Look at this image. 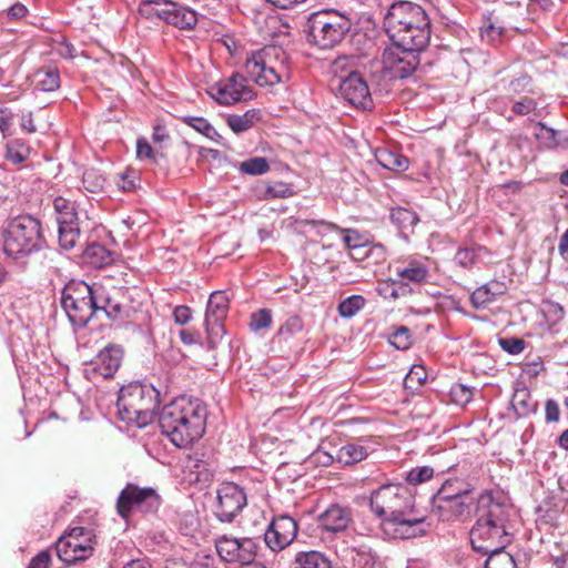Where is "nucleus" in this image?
I'll list each match as a JSON object with an SVG mask.
<instances>
[{"instance_id": "obj_1", "label": "nucleus", "mask_w": 568, "mask_h": 568, "mask_svg": "<svg viewBox=\"0 0 568 568\" xmlns=\"http://www.w3.org/2000/svg\"><path fill=\"white\" fill-rule=\"evenodd\" d=\"M515 510L497 501L491 494L478 498L477 520L470 530V544L476 552L484 556L504 550L511 542Z\"/></svg>"}, {"instance_id": "obj_2", "label": "nucleus", "mask_w": 568, "mask_h": 568, "mask_svg": "<svg viewBox=\"0 0 568 568\" xmlns=\"http://www.w3.org/2000/svg\"><path fill=\"white\" fill-rule=\"evenodd\" d=\"M206 415V407L199 399L181 396L163 406L159 425L174 446L185 448L203 436Z\"/></svg>"}, {"instance_id": "obj_3", "label": "nucleus", "mask_w": 568, "mask_h": 568, "mask_svg": "<svg viewBox=\"0 0 568 568\" xmlns=\"http://www.w3.org/2000/svg\"><path fill=\"white\" fill-rule=\"evenodd\" d=\"M116 406L123 422L143 427L154 419L160 393L151 384L130 383L120 389Z\"/></svg>"}, {"instance_id": "obj_4", "label": "nucleus", "mask_w": 568, "mask_h": 568, "mask_svg": "<svg viewBox=\"0 0 568 568\" xmlns=\"http://www.w3.org/2000/svg\"><path fill=\"white\" fill-rule=\"evenodd\" d=\"M44 244L41 223L31 215L14 217L3 231V251L13 260H19L37 252Z\"/></svg>"}, {"instance_id": "obj_5", "label": "nucleus", "mask_w": 568, "mask_h": 568, "mask_svg": "<svg viewBox=\"0 0 568 568\" xmlns=\"http://www.w3.org/2000/svg\"><path fill=\"white\" fill-rule=\"evenodd\" d=\"M245 70L250 79L260 87H273L290 79L286 53L275 45L253 52L246 59Z\"/></svg>"}, {"instance_id": "obj_6", "label": "nucleus", "mask_w": 568, "mask_h": 568, "mask_svg": "<svg viewBox=\"0 0 568 568\" xmlns=\"http://www.w3.org/2000/svg\"><path fill=\"white\" fill-rule=\"evenodd\" d=\"M369 506L387 530L389 523L414 513L415 497L406 486L388 483L371 493Z\"/></svg>"}, {"instance_id": "obj_7", "label": "nucleus", "mask_w": 568, "mask_h": 568, "mask_svg": "<svg viewBox=\"0 0 568 568\" xmlns=\"http://www.w3.org/2000/svg\"><path fill=\"white\" fill-rule=\"evenodd\" d=\"M306 27L311 43L321 49H332L349 31L351 20L335 10H322L308 17Z\"/></svg>"}, {"instance_id": "obj_8", "label": "nucleus", "mask_w": 568, "mask_h": 568, "mask_svg": "<svg viewBox=\"0 0 568 568\" xmlns=\"http://www.w3.org/2000/svg\"><path fill=\"white\" fill-rule=\"evenodd\" d=\"M98 287L83 281H71L64 286L61 305L74 326H85L97 314Z\"/></svg>"}, {"instance_id": "obj_9", "label": "nucleus", "mask_w": 568, "mask_h": 568, "mask_svg": "<svg viewBox=\"0 0 568 568\" xmlns=\"http://www.w3.org/2000/svg\"><path fill=\"white\" fill-rule=\"evenodd\" d=\"M161 504L162 499L154 488L128 483L116 498L115 508L118 515L128 521L134 513L155 514Z\"/></svg>"}, {"instance_id": "obj_10", "label": "nucleus", "mask_w": 568, "mask_h": 568, "mask_svg": "<svg viewBox=\"0 0 568 568\" xmlns=\"http://www.w3.org/2000/svg\"><path fill=\"white\" fill-rule=\"evenodd\" d=\"M95 536L84 527H74L62 535L55 542L58 557L68 565L89 559L93 555Z\"/></svg>"}, {"instance_id": "obj_11", "label": "nucleus", "mask_w": 568, "mask_h": 568, "mask_svg": "<svg viewBox=\"0 0 568 568\" xmlns=\"http://www.w3.org/2000/svg\"><path fill=\"white\" fill-rule=\"evenodd\" d=\"M141 11L181 30H192L197 23L195 11L172 0H144Z\"/></svg>"}, {"instance_id": "obj_12", "label": "nucleus", "mask_w": 568, "mask_h": 568, "mask_svg": "<svg viewBox=\"0 0 568 568\" xmlns=\"http://www.w3.org/2000/svg\"><path fill=\"white\" fill-rule=\"evenodd\" d=\"M420 50H406L394 44L384 50L382 55L383 69L390 79L410 77L420 63Z\"/></svg>"}, {"instance_id": "obj_13", "label": "nucleus", "mask_w": 568, "mask_h": 568, "mask_svg": "<svg viewBox=\"0 0 568 568\" xmlns=\"http://www.w3.org/2000/svg\"><path fill=\"white\" fill-rule=\"evenodd\" d=\"M429 19L426 11L416 3L399 1L393 3L384 18V27L388 37L399 33L412 23H424Z\"/></svg>"}, {"instance_id": "obj_14", "label": "nucleus", "mask_w": 568, "mask_h": 568, "mask_svg": "<svg viewBox=\"0 0 568 568\" xmlns=\"http://www.w3.org/2000/svg\"><path fill=\"white\" fill-rule=\"evenodd\" d=\"M215 548L221 559L230 564L250 565L257 554V544L252 538L222 536L216 539Z\"/></svg>"}, {"instance_id": "obj_15", "label": "nucleus", "mask_w": 568, "mask_h": 568, "mask_svg": "<svg viewBox=\"0 0 568 568\" xmlns=\"http://www.w3.org/2000/svg\"><path fill=\"white\" fill-rule=\"evenodd\" d=\"M207 92L222 105L247 101L253 97L252 90L246 84V79L239 73L215 82L209 88Z\"/></svg>"}, {"instance_id": "obj_16", "label": "nucleus", "mask_w": 568, "mask_h": 568, "mask_svg": "<svg viewBox=\"0 0 568 568\" xmlns=\"http://www.w3.org/2000/svg\"><path fill=\"white\" fill-rule=\"evenodd\" d=\"M246 505V494L234 483H223L216 490V517L230 523Z\"/></svg>"}, {"instance_id": "obj_17", "label": "nucleus", "mask_w": 568, "mask_h": 568, "mask_svg": "<svg viewBox=\"0 0 568 568\" xmlns=\"http://www.w3.org/2000/svg\"><path fill=\"white\" fill-rule=\"evenodd\" d=\"M230 301L225 292L215 291L207 301L204 326L209 336V343L215 344L224 334L223 321L229 313Z\"/></svg>"}, {"instance_id": "obj_18", "label": "nucleus", "mask_w": 568, "mask_h": 568, "mask_svg": "<svg viewBox=\"0 0 568 568\" xmlns=\"http://www.w3.org/2000/svg\"><path fill=\"white\" fill-rule=\"evenodd\" d=\"M124 351L120 345L109 344L88 364L85 375L89 378H111L120 368Z\"/></svg>"}, {"instance_id": "obj_19", "label": "nucleus", "mask_w": 568, "mask_h": 568, "mask_svg": "<svg viewBox=\"0 0 568 568\" xmlns=\"http://www.w3.org/2000/svg\"><path fill=\"white\" fill-rule=\"evenodd\" d=\"M297 529V524L292 517H276L265 530L264 541L272 551H281L293 542Z\"/></svg>"}, {"instance_id": "obj_20", "label": "nucleus", "mask_w": 568, "mask_h": 568, "mask_svg": "<svg viewBox=\"0 0 568 568\" xmlns=\"http://www.w3.org/2000/svg\"><path fill=\"white\" fill-rule=\"evenodd\" d=\"M338 94L354 106L367 108L371 103L368 85L356 71H351L345 79H341L338 83Z\"/></svg>"}, {"instance_id": "obj_21", "label": "nucleus", "mask_w": 568, "mask_h": 568, "mask_svg": "<svg viewBox=\"0 0 568 568\" xmlns=\"http://www.w3.org/2000/svg\"><path fill=\"white\" fill-rule=\"evenodd\" d=\"M389 39L399 48L423 51L430 39V20L425 19L424 23H412Z\"/></svg>"}, {"instance_id": "obj_22", "label": "nucleus", "mask_w": 568, "mask_h": 568, "mask_svg": "<svg viewBox=\"0 0 568 568\" xmlns=\"http://www.w3.org/2000/svg\"><path fill=\"white\" fill-rule=\"evenodd\" d=\"M394 272L402 281L420 285L428 282L429 261L426 257H407L394 264Z\"/></svg>"}, {"instance_id": "obj_23", "label": "nucleus", "mask_w": 568, "mask_h": 568, "mask_svg": "<svg viewBox=\"0 0 568 568\" xmlns=\"http://www.w3.org/2000/svg\"><path fill=\"white\" fill-rule=\"evenodd\" d=\"M475 498L432 500V514L438 520L454 521L469 515Z\"/></svg>"}, {"instance_id": "obj_24", "label": "nucleus", "mask_w": 568, "mask_h": 568, "mask_svg": "<svg viewBox=\"0 0 568 568\" xmlns=\"http://www.w3.org/2000/svg\"><path fill=\"white\" fill-rule=\"evenodd\" d=\"M351 520L352 513L349 508L332 505L318 516V527L327 532L337 534L344 531Z\"/></svg>"}, {"instance_id": "obj_25", "label": "nucleus", "mask_w": 568, "mask_h": 568, "mask_svg": "<svg viewBox=\"0 0 568 568\" xmlns=\"http://www.w3.org/2000/svg\"><path fill=\"white\" fill-rule=\"evenodd\" d=\"M425 521L424 516H417L415 511L412 515H404L398 520H393L388 524V526L394 527V537L395 538H414L426 532V529L423 527Z\"/></svg>"}, {"instance_id": "obj_26", "label": "nucleus", "mask_w": 568, "mask_h": 568, "mask_svg": "<svg viewBox=\"0 0 568 568\" xmlns=\"http://www.w3.org/2000/svg\"><path fill=\"white\" fill-rule=\"evenodd\" d=\"M489 256L490 253L484 246L465 247L456 252L453 262L462 268L471 270L478 264L487 263Z\"/></svg>"}, {"instance_id": "obj_27", "label": "nucleus", "mask_w": 568, "mask_h": 568, "mask_svg": "<svg viewBox=\"0 0 568 568\" xmlns=\"http://www.w3.org/2000/svg\"><path fill=\"white\" fill-rule=\"evenodd\" d=\"M505 292L506 286L503 282L490 281L476 288L470 295V301L475 308H481L494 302L497 296L503 295Z\"/></svg>"}, {"instance_id": "obj_28", "label": "nucleus", "mask_w": 568, "mask_h": 568, "mask_svg": "<svg viewBox=\"0 0 568 568\" xmlns=\"http://www.w3.org/2000/svg\"><path fill=\"white\" fill-rule=\"evenodd\" d=\"M473 496V489L468 484L462 480H446L437 493L433 496L432 500H444V499H465Z\"/></svg>"}, {"instance_id": "obj_29", "label": "nucleus", "mask_w": 568, "mask_h": 568, "mask_svg": "<svg viewBox=\"0 0 568 568\" xmlns=\"http://www.w3.org/2000/svg\"><path fill=\"white\" fill-rule=\"evenodd\" d=\"M294 194L292 185L285 182L260 183L255 187V195L258 200L286 199Z\"/></svg>"}, {"instance_id": "obj_30", "label": "nucleus", "mask_w": 568, "mask_h": 568, "mask_svg": "<svg viewBox=\"0 0 568 568\" xmlns=\"http://www.w3.org/2000/svg\"><path fill=\"white\" fill-rule=\"evenodd\" d=\"M83 258L91 266L101 268L114 261V253L102 244L91 243L85 247Z\"/></svg>"}, {"instance_id": "obj_31", "label": "nucleus", "mask_w": 568, "mask_h": 568, "mask_svg": "<svg viewBox=\"0 0 568 568\" xmlns=\"http://www.w3.org/2000/svg\"><path fill=\"white\" fill-rule=\"evenodd\" d=\"M375 160L382 168L393 172H403L408 169L407 158L388 149H377Z\"/></svg>"}, {"instance_id": "obj_32", "label": "nucleus", "mask_w": 568, "mask_h": 568, "mask_svg": "<svg viewBox=\"0 0 568 568\" xmlns=\"http://www.w3.org/2000/svg\"><path fill=\"white\" fill-rule=\"evenodd\" d=\"M516 415L525 417L536 412L537 402L532 399L526 387L516 388L510 402Z\"/></svg>"}, {"instance_id": "obj_33", "label": "nucleus", "mask_w": 568, "mask_h": 568, "mask_svg": "<svg viewBox=\"0 0 568 568\" xmlns=\"http://www.w3.org/2000/svg\"><path fill=\"white\" fill-rule=\"evenodd\" d=\"M291 568H332V566L322 552L310 550L297 552Z\"/></svg>"}, {"instance_id": "obj_34", "label": "nucleus", "mask_w": 568, "mask_h": 568, "mask_svg": "<svg viewBox=\"0 0 568 568\" xmlns=\"http://www.w3.org/2000/svg\"><path fill=\"white\" fill-rule=\"evenodd\" d=\"M367 456L366 448L356 444H346L336 453V462L342 466H349L362 462Z\"/></svg>"}, {"instance_id": "obj_35", "label": "nucleus", "mask_w": 568, "mask_h": 568, "mask_svg": "<svg viewBox=\"0 0 568 568\" xmlns=\"http://www.w3.org/2000/svg\"><path fill=\"white\" fill-rule=\"evenodd\" d=\"M53 207L58 214V216H57L58 225L77 223L78 214H77L74 205L71 201L59 196V197L54 199Z\"/></svg>"}, {"instance_id": "obj_36", "label": "nucleus", "mask_w": 568, "mask_h": 568, "mask_svg": "<svg viewBox=\"0 0 568 568\" xmlns=\"http://www.w3.org/2000/svg\"><path fill=\"white\" fill-rule=\"evenodd\" d=\"M99 312L105 313L112 320L118 318L122 312L121 305L109 297L102 286L98 287L97 314Z\"/></svg>"}, {"instance_id": "obj_37", "label": "nucleus", "mask_w": 568, "mask_h": 568, "mask_svg": "<svg viewBox=\"0 0 568 568\" xmlns=\"http://www.w3.org/2000/svg\"><path fill=\"white\" fill-rule=\"evenodd\" d=\"M59 244L63 250H71L74 247L80 236V230L77 223L58 225Z\"/></svg>"}, {"instance_id": "obj_38", "label": "nucleus", "mask_w": 568, "mask_h": 568, "mask_svg": "<svg viewBox=\"0 0 568 568\" xmlns=\"http://www.w3.org/2000/svg\"><path fill=\"white\" fill-rule=\"evenodd\" d=\"M389 217L402 230L413 229L418 222L417 214L405 207L392 209Z\"/></svg>"}, {"instance_id": "obj_39", "label": "nucleus", "mask_w": 568, "mask_h": 568, "mask_svg": "<svg viewBox=\"0 0 568 568\" xmlns=\"http://www.w3.org/2000/svg\"><path fill=\"white\" fill-rule=\"evenodd\" d=\"M365 306L362 295H351L338 304L337 311L341 317L352 318Z\"/></svg>"}, {"instance_id": "obj_40", "label": "nucleus", "mask_w": 568, "mask_h": 568, "mask_svg": "<svg viewBox=\"0 0 568 568\" xmlns=\"http://www.w3.org/2000/svg\"><path fill=\"white\" fill-rule=\"evenodd\" d=\"M36 87L43 92H52L60 88V75L58 70L39 71L37 73Z\"/></svg>"}, {"instance_id": "obj_41", "label": "nucleus", "mask_w": 568, "mask_h": 568, "mask_svg": "<svg viewBox=\"0 0 568 568\" xmlns=\"http://www.w3.org/2000/svg\"><path fill=\"white\" fill-rule=\"evenodd\" d=\"M239 169L248 175H262L268 172L270 165L265 158L256 156L241 162Z\"/></svg>"}, {"instance_id": "obj_42", "label": "nucleus", "mask_w": 568, "mask_h": 568, "mask_svg": "<svg viewBox=\"0 0 568 568\" xmlns=\"http://www.w3.org/2000/svg\"><path fill=\"white\" fill-rule=\"evenodd\" d=\"M509 97L514 99L515 95L530 94L536 95L537 92L534 90L531 79L528 75L521 74L518 78L511 80L508 84Z\"/></svg>"}, {"instance_id": "obj_43", "label": "nucleus", "mask_w": 568, "mask_h": 568, "mask_svg": "<svg viewBox=\"0 0 568 568\" xmlns=\"http://www.w3.org/2000/svg\"><path fill=\"white\" fill-rule=\"evenodd\" d=\"M486 556L488 558L485 568H517L514 557L504 550L487 554Z\"/></svg>"}, {"instance_id": "obj_44", "label": "nucleus", "mask_w": 568, "mask_h": 568, "mask_svg": "<svg viewBox=\"0 0 568 568\" xmlns=\"http://www.w3.org/2000/svg\"><path fill=\"white\" fill-rule=\"evenodd\" d=\"M4 156L9 162L20 164L28 159L29 149L21 141L14 140L8 143Z\"/></svg>"}, {"instance_id": "obj_45", "label": "nucleus", "mask_w": 568, "mask_h": 568, "mask_svg": "<svg viewBox=\"0 0 568 568\" xmlns=\"http://www.w3.org/2000/svg\"><path fill=\"white\" fill-rule=\"evenodd\" d=\"M255 119V113L253 111H247L242 115L232 114L227 118V125L235 133H241L253 126Z\"/></svg>"}, {"instance_id": "obj_46", "label": "nucleus", "mask_w": 568, "mask_h": 568, "mask_svg": "<svg viewBox=\"0 0 568 568\" xmlns=\"http://www.w3.org/2000/svg\"><path fill=\"white\" fill-rule=\"evenodd\" d=\"M388 342L397 349H408L413 343L409 328L406 326L396 327L394 332L389 334Z\"/></svg>"}, {"instance_id": "obj_47", "label": "nucleus", "mask_w": 568, "mask_h": 568, "mask_svg": "<svg viewBox=\"0 0 568 568\" xmlns=\"http://www.w3.org/2000/svg\"><path fill=\"white\" fill-rule=\"evenodd\" d=\"M184 123L189 126L193 128L197 132L202 133L206 138L214 140L217 136L216 130L211 125V123L204 118L197 116H186L184 118Z\"/></svg>"}, {"instance_id": "obj_48", "label": "nucleus", "mask_w": 568, "mask_h": 568, "mask_svg": "<svg viewBox=\"0 0 568 568\" xmlns=\"http://www.w3.org/2000/svg\"><path fill=\"white\" fill-rule=\"evenodd\" d=\"M104 178L95 170H87L83 173L82 183L84 189L90 193H98L103 190Z\"/></svg>"}, {"instance_id": "obj_49", "label": "nucleus", "mask_w": 568, "mask_h": 568, "mask_svg": "<svg viewBox=\"0 0 568 568\" xmlns=\"http://www.w3.org/2000/svg\"><path fill=\"white\" fill-rule=\"evenodd\" d=\"M303 328V320L298 315H292L281 325L277 334L287 339L293 335L302 332Z\"/></svg>"}, {"instance_id": "obj_50", "label": "nucleus", "mask_w": 568, "mask_h": 568, "mask_svg": "<svg viewBox=\"0 0 568 568\" xmlns=\"http://www.w3.org/2000/svg\"><path fill=\"white\" fill-rule=\"evenodd\" d=\"M272 312L270 310H258L251 315L250 328L253 332L268 328L272 324Z\"/></svg>"}, {"instance_id": "obj_51", "label": "nucleus", "mask_w": 568, "mask_h": 568, "mask_svg": "<svg viewBox=\"0 0 568 568\" xmlns=\"http://www.w3.org/2000/svg\"><path fill=\"white\" fill-rule=\"evenodd\" d=\"M353 60L348 57H338L331 64V73L339 82L353 70Z\"/></svg>"}, {"instance_id": "obj_52", "label": "nucleus", "mask_w": 568, "mask_h": 568, "mask_svg": "<svg viewBox=\"0 0 568 568\" xmlns=\"http://www.w3.org/2000/svg\"><path fill=\"white\" fill-rule=\"evenodd\" d=\"M537 101L534 95H524L519 100L515 101L511 111L517 115H528L537 109Z\"/></svg>"}, {"instance_id": "obj_53", "label": "nucleus", "mask_w": 568, "mask_h": 568, "mask_svg": "<svg viewBox=\"0 0 568 568\" xmlns=\"http://www.w3.org/2000/svg\"><path fill=\"white\" fill-rule=\"evenodd\" d=\"M434 475V469L429 466L415 467L406 475V480L412 485H419L429 480Z\"/></svg>"}, {"instance_id": "obj_54", "label": "nucleus", "mask_w": 568, "mask_h": 568, "mask_svg": "<svg viewBox=\"0 0 568 568\" xmlns=\"http://www.w3.org/2000/svg\"><path fill=\"white\" fill-rule=\"evenodd\" d=\"M503 31V27L496 26L491 21H486L480 27V37L488 43L495 44L497 41L500 40Z\"/></svg>"}, {"instance_id": "obj_55", "label": "nucleus", "mask_w": 568, "mask_h": 568, "mask_svg": "<svg viewBox=\"0 0 568 568\" xmlns=\"http://www.w3.org/2000/svg\"><path fill=\"white\" fill-rule=\"evenodd\" d=\"M452 399L458 405H465L471 400L473 392L463 384H455L450 388Z\"/></svg>"}, {"instance_id": "obj_56", "label": "nucleus", "mask_w": 568, "mask_h": 568, "mask_svg": "<svg viewBox=\"0 0 568 568\" xmlns=\"http://www.w3.org/2000/svg\"><path fill=\"white\" fill-rule=\"evenodd\" d=\"M136 156L140 160H151L155 161L156 152L153 150L151 144L144 138H140L136 141Z\"/></svg>"}, {"instance_id": "obj_57", "label": "nucleus", "mask_w": 568, "mask_h": 568, "mask_svg": "<svg viewBox=\"0 0 568 568\" xmlns=\"http://www.w3.org/2000/svg\"><path fill=\"white\" fill-rule=\"evenodd\" d=\"M499 344L504 351L511 355H517L525 348V342L520 338H501Z\"/></svg>"}, {"instance_id": "obj_58", "label": "nucleus", "mask_w": 568, "mask_h": 568, "mask_svg": "<svg viewBox=\"0 0 568 568\" xmlns=\"http://www.w3.org/2000/svg\"><path fill=\"white\" fill-rule=\"evenodd\" d=\"M376 291H377L378 295L383 296L384 298H389V300L398 298V293L395 291L394 280L381 282L377 285Z\"/></svg>"}, {"instance_id": "obj_59", "label": "nucleus", "mask_w": 568, "mask_h": 568, "mask_svg": "<svg viewBox=\"0 0 568 568\" xmlns=\"http://www.w3.org/2000/svg\"><path fill=\"white\" fill-rule=\"evenodd\" d=\"M174 322L179 325H185L192 317V311L189 306L179 305L173 310Z\"/></svg>"}, {"instance_id": "obj_60", "label": "nucleus", "mask_w": 568, "mask_h": 568, "mask_svg": "<svg viewBox=\"0 0 568 568\" xmlns=\"http://www.w3.org/2000/svg\"><path fill=\"white\" fill-rule=\"evenodd\" d=\"M51 562V557L48 551L39 552L32 560L30 561L28 568H49Z\"/></svg>"}, {"instance_id": "obj_61", "label": "nucleus", "mask_w": 568, "mask_h": 568, "mask_svg": "<svg viewBox=\"0 0 568 568\" xmlns=\"http://www.w3.org/2000/svg\"><path fill=\"white\" fill-rule=\"evenodd\" d=\"M13 113L10 109L0 106V130L3 134L8 133L11 128Z\"/></svg>"}, {"instance_id": "obj_62", "label": "nucleus", "mask_w": 568, "mask_h": 568, "mask_svg": "<svg viewBox=\"0 0 568 568\" xmlns=\"http://www.w3.org/2000/svg\"><path fill=\"white\" fill-rule=\"evenodd\" d=\"M546 420L548 423H555L559 419V407L558 404L554 399H548L546 402Z\"/></svg>"}, {"instance_id": "obj_63", "label": "nucleus", "mask_w": 568, "mask_h": 568, "mask_svg": "<svg viewBox=\"0 0 568 568\" xmlns=\"http://www.w3.org/2000/svg\"><path fill=\"white\" fill-rule=\"evenodd\" d=\"M10 179L7 171L0 168V203L8 197Z\"/></svg>"}, {"instance_id": "obj_64", "label": "nucleus", "mask_w": 568, "mask_h": 568, "mask_svg": "<svg viewBox=\"0 0 568 568\" xmlns=\"http://www.w3.org/2000/svg\"><path fill=\"white\" fill-rule=\"evenodd\" d=\"M28 12V9L24 4L17 2L11 6L8 10V17L12 20L23 18Z\"/></svg>"}]
</instances>
